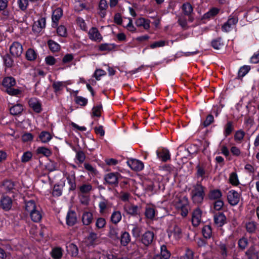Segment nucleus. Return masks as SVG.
Returning <instances> with one entry per match:
<instances>
[{
	"label": "nucleus",
	"mask_w": 259,
	"mask_h": 259,
	"mask_svg": "<svg viewBox=\"0 0 259 259\" xmlns=\"http://www.w3.org/2000/svg\"><path fill=\"white\" fill-rule=\"evenodd\" d=\"M36 53L34 50L29 49L26 53V57L28 60L33 61L36 58Z\"/></svg>",
	"instance_id": "58836bf2"
},
{
	"label": "nucleus",
	"mask_w": 259,
	"mask_h": 259,
	"mask_svg": "<svg viewBox=\"0 0 259 259\" xmlns=\"http://www.w3.org/2000/svg\"><path fill=\"white\" fill-rule=\"evenodd\" d=\"M62 256V249L60 248H55L52 250V256L55 259H60Z\"/></svg>",
	"instance_id": "c03bdc74"
},
{
	"label": "nucleus",
	"mask_w": 259,
	"mask_h": 259,
	"mask_svg": "<svg viewBox=\"0 0 259 259\" xmlns=\"http://www.w3.org/2000/svg\"><path fill=\"white\" fill-rule=\"evenodd\" d=\"M63 15V12L61 8H57L53 12L52 20V26L56 27L58 25V22Z\"/></svg>",
	"instance_id": "4468645a"
},
{
	"label": "nucleus",
	"mask_w": 259,
	"mask_h": 259,
	"mask_svg": "<svg viewBox=\"0 0 259 259\" xmlns=\"http://www.w3.org/2000/svg\"><path fill=\"white\" fill-rule=\"evenodd\" d=\"M203 236L206 238H209L211 236L212 231L210 226H204L202 230Z\"/></svg>",
	"instance_id": "ea45409f"
},
{
	"label": "nucleus",
	"mask_w": 259,
	"mask_h": 259,
	"mask_svg": "<svg viewBox=\"0 0 259 259\" xmlns=\"http://www.w3.org/2000/svg\"><path fill=\"white\" fill-rule=\"evenodd\" d=\"M163 259H168L170 256V252L167 250L166 246L164 245L161 246V254Z\"/></svg>",
	"instance_id": "49530a36"
},
{
	"label": "nucleus",
	"mask_w": 259,
	"mask_h": 259,
	"mask_svg": "<svg viewBox=\"0 0 259 259\" xmlns=\"http://www.w3.org/2000/svg\"><path fill=\"white\" fill-rule=\"evenodd\" d=\"M213 219L215 224L218 227H222L226 223V218L222 212L216 213Z\"/></svg>",
	"instance_id": "a211bd4d"
},
{
	"label": "nucleus",
	"mask_w": 259,
	"mask_h": 259,
	"mask_svg": "<svg viewBox=\"0 0 259 259\" xmlns=\"http://www.w3.org/2000/svg\"><path fill=\"white\" fill-rule=\"evenodd\" d=\"M173 204L176 208L180 211V213L183 217H185L187 215L190 207L187 198L177 195L173 200Z\"/></svg>",
	"instance_id": "f03ea898"
},
{
	"label": "nucleus",
	"mask_w": 259,
	"mask_h": 259,
	"mask_svg": "<svg viewBox=\"0 0 259 259\" xmlns=\"http://www.w3.org/2000/svg\"><path fill=\"white\" fill-rule=\"evenodd\" d=\"M111 206V204L107 200L102 197L101 200L99 203V207L100 213H104L106 209L110 208Z\"/></svg>",
	"instance_id": "b1692460"
},
{
	"label": "nucleus",
	"mask_w": 259,
	"mask_h": 259,
	"mask_svg": "<svg viewBox=\"0 0 259 259\" xmlns=\"http://www.w3.org/2000/svg\"><path fill=\"white\" fill-rule=\"evenodd\" d=\"M212 47L216 50L220 49L223 46L222 39L220 38L214 39L211 42Z\"/></svg>",
	"instance_id": "8fccbe9b"
},
{
	"label": "nucleus",
	"mask_w": 259,
	"mask_h": 259,
	"mask_svg": "<svg viewBox=\"0 0 259 259\" xmlns=\"http://www.w3.org/2000/svg\"><path fill=\"white\" fill-rule=\"evenodd\" d=\"M257 223L254 221L246 222L245 225L246 231L250 234L255 233L257 228Z\"/></svg>",
	"instance_id": "cd10ccee"
},
{
	"label": "nucleus",
	"mask_w": 259,
	"mask_h": 259,
	"mask_svg": "<svg viewBox=\"0 0 259 259\" xmlns=\"http://www.w3.org/2000/svg\"><path fill=\"white\" fill-rule=\"evenodd\" d=\"M114 47L113 44H102L99 46V49L101 51H109L112 50Z\"/></svg>",
	"instance_id": "de8ad7c7"
},
{
	"label": "nucleus",
	"mask_w": 259,
	"mask_h": 259,
	"mask_svg": "<svg viewBox=\"0 0 259 259\" xmlns=\"http://www.w3.org/2000/svg\"><path fill=\"white\" fill-rule=\"evenodd\" d=\"M250 67L248 65H244L241 67L239 71H238V75L239 77H243L250 70Z\"/></svg>",
	"instance_id": "09e8293b"
},
{
	"label": "nucleus",
	"mask_w": 259,
	"mask_h": 259,
	"mask_svg": "<svg viewBox=\"0 0 259 259\" xmlns=\"http://www.w3.org/2000/svg\"><path fill=\"white\" fill-rule=\"evenodd\" d=\"M168 236L169 238L173 237L176 240L180 239L182 237V230L177 225L169 228L168 231Z\"/></svg>",
	"instance_id": "423d86ee"
},
{
	"label": "nucleus",
	"mask_w": 259,
	"mask_h": 259,
	"mask_svg": "<svg viewBox=\"0 0 259 259\" xmlns=\"http://www.w3.org/2000/svg\"><path fill=\"white\" fill-rule=\"evenodd\" d=\"M29 106L36 113L41 111V105L40 101L35 98H31L29 101Z\"/></svg>",
	"instance_id": "f3484780"
},
{
	"label": "nucleus",
	"mask_w": 259,
	"mask_h": 259,
	"mask_svg": "<svg viewBox=\"0 0 259 259\" xmlns=\"http://www.w3.org/2000/svg\"><path fill=\"white\" fill-rule=\"evenodd\" d=\"M37 152L39 154H42L46 156H49L51 155V151L48 148L45 147H39L37 149Z\"/></svg>",
	"instance_id": "603ef678"
},
{
	"label": "nucleus",
	"mask_w": 259,
	"mask_h": 259,
	"mask_svg": "<svg viewBox=\"0 0 259 259\" xmlns=\"http://www.w3.org/2000/svg\"><path fill=\"white\" fill-rule=\"evenodd\" d=\"M156 153L157 157L161 159L162 161H166L170 159V153L167 149H162L161 150L157 151Z\"/></svg>",
	"instance_id": "393cba45"
},
{
	"label": "nucleus",
	"mask_w": 259,
	"mask_h": 259,
	"mask_svg": "<svg viewBox=\"0 0 259 259\" xmlns=\"http://www.w3.org/2000/svg\"><path fill=\"white\" fill-rule=\"evenodd\" d=\"M10 52L14 57H19L23 52L22 46L19 42L15 41L11 45Z\"/></svg>",
	"instance_id": "9d476101"
},
{
	"label": "nucleus",
	"mask_w": 259,
	"mask_h": 259,
	"mask_svg": "<svg viewBox=\"0 0 259 259\" xmlns=\"http://www.w3.org/2000/svg\"><path fill=\"white\" fill-rule=\"evenodd\" d=\"M1 207L5 210H10L12 206V200L9 196L3 195L0 201Z\"/></svg>",
	"instance_id": "ddd939ff"
},
{
	"label": "nucleus",
	"mask_w": 259,
	"mask_h": 259,
	"mask_svg": "<svg viewBox=\"0 0 259 259\" xmlns=\"http://www.w3.org/2000/svg\"><path fill=\"white\" fill-rule=\"evenodd\" d=\"M77 221L76 214L73 210L68 211L66 215V223L68 226H73Z\"/></svg>",
	"instance_id": "aec40b11"
},
{
	"label": "nucleus",
	"mask_w": 259,
	"mask_h": 259,
	"mask_svg": "<svg viewBox=\"0 0 259 259\" xmlns=\"http://www.w3.org/2000/svg\"><path fill=\"white\" fill-rule=\"evenodd\" d=\"M25 210L30 215L34 222H39L42 218V212L39 206L37 205L34 200H30L25 202Z\"/></svg>",
	"instance_id": "f257e3e1"
},
{
	"label": "nucleus",
	"mask_w": 259,
	"mask_h": 259,
	"mask_svg": "<svg viewBox=\"0 0 259 259\" xmlns=\"http://www.w3.org/2000/svg\"><path fill=\"white\" fill-rule=\"evenodd\" d=\"M48 46L52 52H58L60 49V46L53 40H49L48 41Z\"/></svg>",
	"instance_id": "4c0bfd02"
},
{
	"label": "nucleus",
	"mask_w": 259,
	"mask_h": 259,
	"mask_svg": "<svg viewBox=\"0 0 259 259\" xmlns=\"http://www.w3.org/2000/svg\"><path fill=\"white\" fill-rule=\"evenodd\" d=\"M4 61L7 67H12L14 63L13 59L9 55H6L4 57Z\"/></svg>",
	"instance_id": "5fc2aeb1"
},
{
	"label": "nucleus",
	"mask_w": 259,
	"mask_h": 259,
	"mask_svg": "<svg viewBox=\"0 0 259 259\" xmlns=\"http://www.w3.org/2000/svg\"><path fill=\"white\" fill-rule=\"evenodd\" d=\"M92 189V186L89 184H83L79 187V191L82 193H87L90 192Z\"/></svg>",
	"instance_id": "3c124183"
},
{
	"label": "nucleus",
	"mask_w": 259,
	"mask_h": 259,
	"mask_svg": "<svg viewBox=\"0 0 259 259\" xmlns=\"http://www.w3.org/2000/svg\"><path fill=\"white\" fill-rule=\"evenodd\" d=\"M230 151L233 156L237 157L240 156L241 154L240 149L235 146H233L231 147Z\"/></svg>",
	"instance_id": "e2e57ef3"
},
{
	"label": "nucleus",
	"mask_w": 259,
	"mask_h": 259,
	"mask_svg": "<svg viewBox=\"0 0 259 259\" xmlns=\"http://www.w3.org/2000/svg\"><path fill=\"white\" fill-rule=\"evenodd\" d=\"M204 188L199 183H197L192 191V199L193 202L199 204L202 202L204 197Z\"/></svg>",
	"instance_id": "20e7f679"
},
{
	"label": "nucleus",
	"mask_w": 259,
	"mask_h": 259,
	"mask_svg": "<svg viewBox=\"0 0 259 259\" xmlns=\"http://www.w3.org/2000/svg\"><path fill=\"white\" fill-rule=\"evenodd\" d=\"M118 228L114 227H110L109 232L108 236L114 240H117L119 239V233Z\"/></svg>",
	"instance_id": "473e14b6"
},
{
	"label": "nucleus",
	"mask_w": 259,
	"mask_h": 259,
	"mask_svg": "<svg viewBox=\"0 0 259 259\" xmlns=\"http://www.w3.org/2000/svg\"><path fill=\"white\" fill-rule=\"evenodd\" d=\"M106 224V220L103 218H99L97 219L95 223L96 228L101 229L105 227Z\"/></svg>",
	"instance_id": "79ce46f5"
},
{
	"label": "nucleus",
	"mask_w": 259,
	"mask_h": 259,
	"mask_svg": "<svg viewBox=\"0 0 259 259\" xmlns=\"http://www.w3.org/2000/svg\"><path fill=\"white\" fill-rule=\"evenodd\" d=\"M76 22H77V25L81 28V29H82V30H84V31L87 30V25H86V24H85L84 20L82 18H81L80 17H78L76 19Z\"/></svg>",
	"instance_id": "13d9d810"
},
{
	"label": "nucleus",
	"mask_w": 259,
	"mask_h": 259,
	"mask_svg": "<svg viewBox=\"0 0 259 259\" xmlns=\"http://www.w3.org/2000/svg\"><path fill=\"white\" fill-rule=\"evenodd\" d=\"M141 228L138 226H134L132 230V233L135 238H138L140 236Z\"/></svg>",
	"instance_id": "680f3d73"
},
{
	"label": "nucleus",
	"mask_w": 259,
	"mask_h": 259,
	"mask_svg": "<svg viewBox=\"0 0 259 259\" xmlns=\"http://www.w3.org/2000/svg\"><path fill=\"white\" fill-rule=\"evenodd\" d=\"M182 9L185 15L189 16L190 21L191 22L193 21L191 14L193 12V8L192 5L189 3H184L182 5Z\"/></svg>",
	"instance_id": "412c9836"
},
{
	"label": "nucleus",
	"mask_w": 259,
	"mask_h": 259,
	"mask_svg": "<svg viewBox=\"0 0 259 259\" xmlns=\"http://www.w3.org/2000/svg\"><path fill=\"white\" fill-rule=\"evenodd\" d=\"M230 183L234 186H237L239 184L238 176L236 173L232 172L229 177Z\"/></svg>",
	"instance_id": "a18cd8bd"
},
{
	"label": "nucleus",
	"mask_w": 259,
	"mask_h": 259,
	"mask_svg": "<svg viewBox=\"0 0 259 259\" xmlns=\"http://www.w3.org/2000/svg\"><path fill=\"white\" fill-rule=\"evenodd\" d=\"M46 25V18L44 17H41L34 22L32 26V30L34 32L39 33L45 28Z\"/></svg>",
	"instance_id": "1a4fd4ad"
},
{
	"label": "nucleus",
	"mask_w": 259,
	"mask_h": 259,
	"mask_svg": "<svg viewBox=\"0 0 259 259\" xmlns=\"http://www.w3.org/2000/svg\"><path fill=\"white\" fill-rule=\"evenodd\" d=\"M93 215L92 212L85 211L84 212L82 215V222L83 225H89L93 221Z\"/></svg>",
	"instance_id": "bb28decb"
},
{
	"label": "nucleus",
	"mask_w": 259,
	"mask_h": 259,
	"mask_svg": "<svg viewBox=\"0 0 259 259\" xmlns=\"http://www.w3.org/2000/svg\"><path fill=\"white\" fill-rule=\"evenodd\" d=\"M240 197V194L234 190L229 191L227 194L228 201L232 206H235L238 204Z\"/></svg>",
	"instance_id": "39448f33"
},
{
	"label": "nucleus",
	"mask_w": 259,
	"mask_h": 259,
	"mask_svg": "<svg viewBox=\"0 0 259 259\" xmlns=\"http://www.w3.org/2000/svg\"><path fill=\"white\" fill-rule=\"evenodd\" d=\"M89 38L94 41L99 42L103 39L101 34L96 27H92L88 32Z\"/></svg>",
	"instance_id": "6e6552de"
},
{
	"label": "nucleus",
	"mask_w": 259,
	"mask_h": 259,
	"mask_svg": "<svg viewBox=\"0 0 259 259\" xmlns=\"http://www.w3.org/2000/svg\"><path fill=\"white\" fill-rule=\"evenodd\" d=\"M137 27H143L145 30H148L150 26V21L144 18H139L135 22Z\"/></svg>",
	"instance_id": "4be33fe9"
},
{
	"label": "nucleus",
	"mask_w": 259,
	"mask_h": 259,
	"mask_svg": "<svg viewBox=\"0 0 259 259\" xmlns=\"http://www.w3.org/2000/svg\"><path fill=\"white\" fill-rule=\"evenodd\" d=\"M17 4L20 10L25 11L28 7V0H17Z\"/></svg>",
	"instance_id": "864d4df0"
},
{
	"label": "nucleus",
	"mask_w": 259,
	"mask_h": 259,
	"mask_svg": "<svg viewBox=\"0 0 259 259\" xmlns=\"http://www.w3.org/2000/svg\"><path fill=\"white\" fill-rule=\"evenodd\" d=\"M128 164L132 169L136 171L141 170L144 168L143 163L137 159L129 161Z\"/></svg>",
	"instance_id": "6ab92c4d"
},
{
	"label": "nucleus",
	"mask_w": 259,
	"mask_h": 259,
	"mask_svg": "<svg viewBox=\"0 0 259 259\" xmlns=\"http://www.w3.org/2000/svg\"><path fill=\"white\" fill-rule=\"evenodd\" d=\"M67 81H56L53 82L52 88L55 94L56 95L61 94L63 90L65 88H67Z\"/></svg>",
	"instance_id": "f8f14e48"
},
{
	"label": "nucleus",
	"mask_w": 259,
	"mask_h": 259,
	"mask_svg": "<svg viewBox=\"0 0 259 259\" xmlns=\"http://www.w3.org/2000/svg\"><path fill=\"white\" fill-rule=\"evenodd\" d=\"M100 236L95 232L92 231L90 232L87 239L91 245L96 244L98 241Z\"/></svg>",
	"instance_id": "2f4dec72"
},
{
	"label": "nucleus",
	"mask_w": 259,
	"mask_h": 259,
	"mask_svg": "<svg viewBox=\"0 0 259 259\" xmlns=\"http://www.w3.org/2000/svg\"><path fill=\"white\" fill-rule=\"evenodd\" d=\"M238 21V17L235 15L230 16L227 20V22L229 23H230V24L233 27V28L234 27L235 25L237 23Z\"/></svg>",
	"instance_id": "69168bd1"
},
{
	"label": "nucleus",
	"mask_w": 259,
	"mask_h": 259,
	"mask_svg": "<svg viewBox=\"0 0 259 259\" xmlns=\"http://www.w3.org/2000/svg\"><path fill=\"white\" fill-rule=\"evenodd\" d=\"M75 101L76 104L81 106H85L88 103V99L81 96H77Z\"/></svg>",
	"instance_id": "4d7b16f0"
},
{
	"label": "nucleus",
	"mask_w": 259,
	"mask_h": 259,
	"mask_svg": "<svg viewBox=\"0 0 259 259\" xmlns=\"http://www.w3.org/2000/svg\"><path fill=\"white\" fill-rule=\"evenodd\" d=\"M248 244V240L246 238H242L239 239L238 241V246L239 248L241 249H244L245 247L247 246Z\"/></svg>",
	"instance_id": "052dcab7"
},
{
	"label": "nucleus",
	"mask_w": 259,
	"mask_h": 259,
	"mask_svg": "<svg viewBox=\"0 0 259 259\" xmlns=\"http://www.w3.org/2000/svg\"><path fill=\"white\" fill-rule=\"evenodd\" d=\"M234 130V125L232 121H228L225 126L224 135L225 137L230 135Z\"/></svg>",
	"instance_id": "e433bc0d"
},
{
	"label": "nucleus",
	"mask_w": 259,
	"mask_h": 259,
	"mask_svg": "<svg viewBox=\"0 0 259 259\" xmlns=\"http://www.w3.org/2000/svg\"><path fill=\"white\" fill-rule=\"evenodd\" d=\"M155 237L154 233L150 231L145 232L141 238L142 243L145 246H148L153 242Z\"/></svg>",
	"instance_id": "9b49d317"
},
{
	"label": "nucleus",
	"mask_w": 259,
	"mask_h": 259,
	"mask_svg": "<svg viewBox=\"0 0 259 259\" xmlns=\"http://www.w3.org/2000/svg\"><path fill=\"white\" fill-rule=\"evenodd\" d=\"M250 63L254 64L259 62V50L253 54L250 58Z\"/></svg>",
	"instance_id": "774afa93"
},
{
	"label": "nucleus",
	"mask_w": 259,
	"mask_h": 259,
	"mask_svg": "<svg viewBox=\"0 0 259 259\" xmlns=\"http://www.w3.org/2000/svg\"><path fill=\"white\" fill-rule=\"evenodd\" d=\"M131 241L130 234L125 231L122 233L120 236V242L123 246H126Z\"/></svg>",
	"instance_id": "f704fd0d"
},
{
	"label": "nucleus",
	"mask_w": 259,
	"mask_h": 259,
	"mask_svg": "<svg viewBox=\"0 0 259 259\" xmlns=\"http://www.w3.org/2000/svg\"><path fill=\"white\" fill-rule=\"evenodd\" d=\"M245 133L242 130H239L235 132L234 134V140L237 143H241L245 136Z\"/></svg>",
	"instance_id": "c9c22d12"
},
{
	"label": "nucleus",
	"mask_w": 259,
	"mask_h": 259,
	"mask_svg": "<svg viewBox=\"0 0 259 259\" xmlns=\"http://www.w3.org/2000/svg\"><path fill=\"white\" fill-rule=\"evenodd\" d=\"M23 110V106L20 104H17L11 107L10 109V113L13 115L20 114Z\"/></svg>",
	"instance_id": "72a5a7b5"
},
{
	"label": "nucleus",
	"mask_w": 259,
	"mask_h": 259,
	"mask_svg": "<svg viewBox=\"0 0 259 259\" xmlns=\"http://www.w3.org/2000/svg\"><path fill=\"white\" fill-rule=\"evenodd\" d=\"M219 11L220 9L217 8H213L204 15V18H210L214 17L219 13Z\"/></svg>",
	"instance_id": "a19ab883"
},
{
	"label": "nucleus",
	"mask_w": 259,
	"mask_h": 259,
	"mask_svg": "<svg viewBox=\"0 0 259 259\" xmlns=\"http://www.w3.org/2000/svg\"><path fill=\"white\" fill-rule=\"evenodd\" d=\"M32 154L31 152L27 151L25 152L22 157H21V161L22 162H26L29 161L32 158Z\"/></svg>",
	"instance_id": "bf43d9fd"
},
{
	"label": "nucleus",
	"mask_w": 259,
	"mask_h": 259,
	"mask_svg": "<svg viewBox=\"0 0 259 259\" xmlns=\"http://www.w3.org/2000/svg\"><path fill=\"white\" fill-rule=\"evenodd\" d=\"M122 215L119 210H114L110 217V221L114 224H118L121 220Z\"/></svg>",
	"instance_id": "c85d7f7f"
},
{
	"label": "nucleus",
	"mask_w": 259,
	"mask_h": 259,
	"mask_svg": "<svg viewBox=\"0 0 259 259\" xmlns=\"http://www.w3.org/2000/svg\"><path fill=\"white\" fill-rule=\"evenodd\" d=\"M120 175L117 172H111L106 174L104 177L106 184L110 185H117Z\"/></svg>",
	"instance_id": "0eeeda50"
},
{
	"label": "nucleus",
	"mask_w": 259,
	"mask_h": 259,
	"mask_svg": "<svg viewBox=\"0 0 259 259\" xmlns=\"http://www.w3.org/2000/svg\"><path fill=\"white\" fill-rule=\"evenodd\" d=\"M155 208L152 205H147L145 208V215L146 217L150 220H153L155 217Z\"/></svg>",
	"instance_id": "a878e982"
},
{
	"label": "nucleus",
	"mask_w": 259,
	"mask_h": 259,
	"mask_svg": "<svg viewBox=\"0 0 259 259\" xmlns=\"http://www.w3.org/2000/svg\"><path fill=\"white\" fill-rule=\"evenodd\" d=\"M4 186L8 191H11L14 189V183L11 181H6L4 183Z\"/></svg>",
	"instance_id": "338daca9"
},
{
	"label": "nucleus",
	"mask_w": 259,
	"mask_h": 259,
	"mask_svg": "<svg viewBox=\"0 0 259 259\" xmlns=\"http://www.w3.org/2000/svg\"><path fill=\"white\" fill-rule=\"evenodd\" d=\"M39 139L42 143H46L49 142L52 139V136L50 133L46 131H42L39 135Z\"/></svg>",
	"instance_id": "7c9ffc66"
},
{
	"label": "nucleus",
	"mask_w": 259,
	"mask_h": 259,
	"mask_svg": "<svg viewBox=\"0 0 259 259\" xmlns=\"http://www.w3.org/2000/svg\"><path fill=\"white\" fill-rule=\"evenodd\" d=\"M222 196V193L220 190L214 189L210 191L208 197L211 200H219Z\"/></svg>",
	"instance_id": "c756f323"
},
{
	"label": "nucleus",
	"mask_w": 259,
	"mask_h": 259,
	"mask_svg": "<svg viewBox=\"0 0 259 259\" xmlns=\"http://www.w3.org/2000/svg\"><path fill=\"white\" fill-rule=\"evenodd\" d=\"M106 74V72L102 69H97L96 70L94 76L96 78V79L98 80H100V78L101 76H104Z\"/></svg>",
	"instance_id": "0e129e2a"
},
{
	"label": "nucleus",
	"mask_w": 259,
	"mask_h": 259,
	"mask_svg": "<svg viewBox=\"0 0 259 259\" xmlns=\"http://www.w3.org/2000/svg\"><path fill=\"white\" fill-rule=\"evenodd\" d=\"M123 208L127 213L131 215L135 216L140 214V208L137 205L132 204H126Z\"/></svg>",
	"instance_id": "dca6fc26"
},
{
	"label": "nucleus",
	"mask_w": 259,
	"mask_h": 259,
	"mask_svg": "<svg viewBox=\"0 0 259 259\" xmlns=\"http://www.w3.org/2000/svg\"><path fill=\"white\" fill-rule=\"evenodd\" d=\"M168 41L165 40H159L155 41L150 45V48L152 49H154L156 48L162 47L165 45H167Z\"/></svg>",
	"instance_id": "37998d69"
},
{
	"label": "nucleus",
	"mask_w": 259,
	"mask_h": 259,
	"mask_svg": "<svg viewBox=\"0 0 259 259\" xmlns=\"http://www.w3.org/2000/svg\"><path fill=\"white\" fill-rule=\"evenodd\" d=\"M16 83V80L13 77H6L3 79L2 84L5 88V92L8 94L16 96L20 94L21 92L20 90L13 88Z\"/></svg>",
	"instance_id": "7ed1b4c3"
},
{
	"label": "nucleus",
	"mask_w": 259,
	"mask_h": 259,
	"mask_svg": "<svg viewBox=\"0 0 259 259\" xmlns=\"http://www.w3.org/2000/svg\"><path fill=\"white\" fill-rule=\"evenodd\" d=\"M108 5L106 0H100L99 4V14L102 18H104L106 15Z\"/></svg>",
	"instance_id": "5701e85b"
},
{
	"label": "nucleus",
	"mask_w": 259,
	"mask_h": 259,
	"mask_svg": "<svg viewBox=\"0 0 259 259\" xmlns=\"http://www.w3.org/2000/svg\"><path fill=\"white\" fill-rule=\"evenodd\" d=\"M58 34L62 37H65L67 35V30L63 25L59 26L57 29Z\"/></svg>",
	"instance_id": "6e6d98bb"
},
{
	"label": "nucleus",
	"mask_w": 259,
	"mask_h": 259,
	"mask_svg": "<svg viewBox=\"0 0 259 259\" xmlns=\"http://www.w3.org/2000/svg\"><path fill=\"white\" fill-rule=\"evenodd\" d=\"M202 211L199 208H196L193 212L192 223L194 226H198L201 221Z\"/></svg>",
	"instance_id": "2eb2a0df"
}]
</instances>
